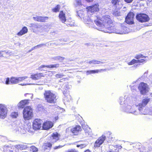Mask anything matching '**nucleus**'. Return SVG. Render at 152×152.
Returning <instances> with one entry per match:
<instances>
[{"mask_svg":"<svg viewBox=\"0 0 152 152\" xmlns=\"http://www.w3.org/2000/svg\"><path fill=\"white\" fill-rule=\"evenodd\" d=\"M5 84L6 85H9L10 84V79L9 77H7L6 78V81L5 82Z\"/></svg>","mask_w":152,"mask_h":152,"instance_id":"nucleus-43","label":"nucleus"},{"mask_svg":"<svg viewBox=\"0 0 152 152\" xmlns=\"http://www.w3.org/2000/svg\"><path fill=\"white\" fill-rule=\"evenodd\" d=\"M53 126V123L52 122L48 121L43 124L42 128L44 129L48 130L52 128Z\"/></svg>","mask_w":152,"mask_h":152,"instance_id":"nucleus-17","label":"nucleus"},{"mask_svg":"<svg viewBox=\"0 0 152 152\" xmlns=\"http://www.w3.org/2000/svg\"><path fill=\"white\" fill-rule=\"evenodd\" d=\"M113 15L115 16H120L121 13L118 10H115L113 12Z\"/></svg>","mask_w":152,"mask_h":152,"instance_id":"nucleus-38","label":"nucleus"},{"mask_svg":"<svg viewBox=\"0 0 152 152\" xmlns=\"http://www.w3.org/2000/svg\"><path fill=\"white\" fill-rule=\"evenodd\" d=\"M88 63L89 64H103V62L102 61L94 60L89 61Z\"/></svg>","mask_w":152,"mask_h":152,"instance_id":"nucleus-31","label":"nucleus"},{"mask_svg":"<svg viewBox=\"0 0 152 152\" xmlns=\"http://www.w3.org/2000/svg\"><path fill=\"white\" fill-rule=\"evenodd\" d=\"M60 8V6L59 5H57L55 8L52 9L53 12H57L59 11Z\"/></svg>","mask_w":152,"mask_h":152,"instance_id":"nucleus-35","label":"nucleus"},{"mask_svg":"<svg viewBox=\"0 0 152 152\" xmlns=\"http://www.w3.org/2000/svg\"><path fill=\"white\" fill-rule=\"evenodd\" d=\"M87 14L90 15H92L95 12L99 11V5L96 3L91 6L88 7L86 8Z\"/></svg>","mask_w":152,"mask_h":152,"instance_id":"nucleus-7","label":"nucleus"},{"mask_svg":"<svg viewBox=\"0 0 152 152\" xmlns=\"http://www.w3.org/2000/svg\"><path fill=\"white\" fill-rule=\"evenodd\" d=\"M29 95H30L31 96V98H32V97L33 96V94H29Z\"/></svg>","mask_w":152,"mask_h":152,"instance_id":"nucleus-60","label":"nucleus"},{"mask_svg":"<svg viewBox=\"0 0 152 152\" xmlns=\"http://www.w3.org/2000/svg\"><path fill=\"white\" fill-rule=\"evenodd\" d=\"M134 99H135V98H132V100H134L135 101H136L134 100Z\"/></svg>","mask_w":152,"mask_h":152,"instance_id":"nucleus-59","label":"nucleus"},{"mask_svg":"<svg viewBox=\"0 0 152 152\" xmlns=\"http://www.w3.org/2000/svg\"><path fill=\"white\" fill-rule=\"evenodd\" d=\"M133 0H124V1L127 3H131Z\"/></svg>","mask_w":152,"mask_h":152,"instance_id":"nucleus-48","label":"nucleus"},{"mask_svg":"<svg viewBox=\"0 0 152 152\" xmlns=\"http://www.w3.org/2000/svg\"><path fill=\"white\" fill-rule=\"evenodd\" d=\"M28 29L26 26H24L22 29L17 34V35L19 36H21L27 33Z\"/></svg>","mask_w":152,"mask_h":152,"instance_id":"nucleus-23","label":"nucleus"},{"mask_svg":"<svg viewBox=\"0 0 152 152\" xmlns=\"http://www.w3.org/2000/svg\"><path fill=\"white\" fill-rule=\"evenodd\" d=\"M66 79V78L60 80V81L62 82L63 80H64Z\"/></svg>","mask_w":152,"mask_h":152,"instance_id":"nucleus-55","label":"nucleus"},{"mask_svg":"<svg viewBox=\"0 0 152 152\" xmlns=\"http://www.w3.org/2000/svg\"><path fill=\"white\" fill-rule=\"evenodd\" d=\"M87 2H89L93 1L94 0H85Z\"/></svg>","mask_w":152,"mask_h":152,"instance_id":"nucleus-54","label":"nucleus"},{"mask_svg":"<svg viewBox=\"0 0 152 152\" xmlns=\"http://www.w3.org/2000/svg\"><path fill=\"white\" fill-rule=\"evenodd\" d=\"M29 100L25 99L21 101L18 104V107L20 108H23L25 105L27 104L28 103Z\"/></svg>","mask_w":152,"mask_h":152,"instance_id":"nucleus-25","label":"nucleus"},{"mask_svg":"<svg viewBox=\"0 0 152 152\" xmlns=\"http://www.w3.org/2000/svg\"><path fill=\"white\" fill-rule=\"evenodd\" d=\"M20 85H21V86H24V85H26V84L21 83V84H20Z\"/></svg>","mask_w":152,"mask_h":152,"instance_id":"nucleus-57","label":"nucleus"},{"mask_svg":"<svg viewBox=\"0 0 152 152\" xmlns=\"http://www.w3.org/2000/svg\"><path fill=\"white\" fill-rule=\"evenodd\" d=\"M51 146L52 145L50 143H46L44 144L42 146V148L44 151H45L46 150H49Z\"/></svg>","mask_w":152,"mask_h":152,"instance_id":"nucleus-28","label":"nucleus"},{"mask_svg":"<svg viewBox=\"0 0 152 152\" xmlns=\"http://www.w3.org/2000/svg\"><path fill=\"white\" fill-rule=\"evenodd\" d=\"M4 57V56H3V55H0V58H2V57Z\"/></svg>","mask_w":152,"mask_h":152,"instance_id":"nucleus-58","label":"nucleus"},{"mask_svg":"<svg viewBox=\"0 0 152 152\" xmlns=\"http://www.w3.org/2000/svg\"><path fill=\"white\" fill-rule=\"evenodd\" d=\"M61 57L59 56H56L54 57V58L55 60H59L61 58Z\"/></svg>","mask_w":152,"mask_h":152,"instance_id":"nucleus-46","label":"nucleus"},{"mask_svg":"<svg viewBox=\"0 0 152 152\" xmlns=\"http://www.w3.org/2000/svg\"><path fill=\"white\" fill-rule=\"evenodd\" d=\"M59 67V64H52L46 66L42 65L39 67V69L41 70V71H42L44 70L42 69L45 67H47L49 68H57Z\"/></svg>","mask_w":152,"mask_h":152,"instance_id":"nucleus-21","label":"nucleus"},{"mask_svg":"<svg viewBox=\"0 0 152 152\" xmlns=\"http://www.w3.org/2000/svg\"><path fill=\"white\" fill-rule=\"evenodd\" d=\"M45 45H46V44H40V45H37L36 46H35V47H36V49H37V48H40L41 47H42L43 46Z\"/></svg>","mask_w":152,"mask_h":152,"instance_id":"nucleus-45","label":"nucleus"},{"mask_svg":"<svg viewBox=\"0 0 152 152\" xmlns=\"http://www.w3.org/2000/svg\"><path fill=\"white\" fill-rule=\"evenodd\" d=\"M28 94H25V96H26V95H28Z\"/></svg>","mask_w":152,"mask_h":152,"instance_id":"nucleus-61","label":"nucleus"},{"mask_svg":"<svg viewBox=\"0 0 152 152\" xmlns=\"http://www.w3.org/2000/svg\"><path fill=\"white\" fill-rule=\"evenodd\" d=\"M44 95L45 100L49 103H54L57 99L56 95L50 91H45Z\"/></svg>","mask_w":152,"mask_h":152,"instance_id":"nucleus-3","label":"nucleus"},{"mask_svg":"<svg viewBox=\"0 0 152 152\" xmlns=\"http://www.w3.org/2000/svg\"><path fill=\"white\" fill-rule=\"evenodd\" d=\"M112 2L117 9H120L122 7L121 0H112Z\"/></svg>","mask_w":152,"mask_h":152,"instance_id":"nucleus-16","label":"nucleus"},{"mask_svg":"<svg viewBox=\"0 0 152 152\" xmlns=\"http://www.w3.org/2000/svg\"><path fill=\"white\" fill-rule=\"evenodd\" d=\"M2 52H5V53L7 54V55L9 56H12L13 55V53H12V52H9L8 51L6 52V51L5 50H1L0 51V55H2L3 54L2 53Z\"/></svg>","mask_w":152,"mask_h":152,"instance_id":"nucleus-36","label":"nucleus"},{"mask_svg":"<svg viewBox=\"0 0 152 152\" xmlns=\"http://www.w3.org/2000/svg\"><path fill=\"white\" fill-rule=\"evenodd\" d=\"M38 149L34 146H32L30 147V150L33 152H36L38 151Z\"/></svg>","mask_w":152,"mask_h":152,"instance_id":"nucleus-37","label":"nucleus"},{"mask_svg":"<svg viewBox=\"0 0 152 152\" xmlns=\"http://www.w3.org/2000/svg\"><path fill=\"white\" fill-rule=\"evenodd\" d=\"M21 125V124H19L18 125L15 123L13 122L12 125V129L14 130H15L16 132L18 131L20 132L21 133H23L24 130L20 127V126Z\"/></svg>","mask_w":152,"mask_h":152,"instance_id":"nucleus-14","label":"nucleus"},{"mask_svg":"<svg viewBox=\"0 0 152 152\" xmlns=\"http://www.w3.org/2000/svg\"><path fill=\"white\" fill-rule=\"evenodd\" d=\"M59 17L60 20L63 23H64L66 21V19L65 17V14L63 11L60 12Z\"/></svg>","mask_w":152,"mask_h":152,"instance_id":"nucleus-22","label":"nucleus"},{"mask_svg":"<svg viewBox=\"0 0 152 152\" xmlns=\"http://www.w3.org/2000/svg\"><path fill=\"white\" fill-rule=\"evenodd\" d=\"M81 127L80 126H77L71 129V132L75 135H77L78 132L81 130Z\"/></svg>","mask_w":152,"mask_h":152,"instance_id":"nucleus-24","label":"nucleus"},{"mask_svg":"<svg viewBox=\"0 0 152 152\" xmlns=\"http://www.w3.org/2000/svg\"><path fill=\"white\" fill-rule=\"evenodd\" d=\"M105 139V136L104 135H102L101 137L99 138L95 142L94 147L95 148L99 147L103 143Z\"/></svg>","mask_w":152,"mask_h":152,"instance_id":"nucleus-13","label":"nucleus"},{"mask_svg":"<svg viewBox=\"0 0 152 152\" xmlns=\"http://www.w3.org/2000/svg\"><path fill=\"white\" fill-rule=\"evenodd\" d=\"M135 58L137 60L133 59L131 61L128 62V64L129 65H131L136 63L146 62L149 59L148 56H144L141 54L137 55Z\"/></svg>","mask_w":152,"mask_h":152,"instance_id":"nucleus-4","label":"nucleus"},{"mask_svg":"<svg viewBox=\"0 0 152 152\" xmlns=\"http://www.w3.org/2000/svg\"><path fill=\"white\" fill-rule=\"evenodd\" d=\"M137 19L141 22L148 21L149 18L148 15L145 14H138L136 16Z\"/></svg>","mask_w":152,"mask_h":152,"instance_id":"nucleus-9","label":"nucleus"},{"mask_svg":"<svg viewBox=\"0 0 152 152\" xmlns=\"http://www.w3.org/2000/svg\"><path fill=\"white\" fill-rule=\"evenodd\" d=\"M75 6L76 7H78L82 5L80 0H75L74 3Z\"/></svg>","mask_w":152,"mask_h":152,"instance_id":"nucleus-34","label":"nucleus"},{"mask_svg":"<svg viewBox=\"0 0 152 152\" xmlns=\"http://www.w3.org/2000/svg\"><path fill=\"white\" fill-rule=\"evenodd\" d=\"M148 0L149 1H151V0Z\"/></svg>","mask_w":152,"mask_h":152,"instance_id":"nucleus-64","label":"nucleus"},{"mask_svg":"<svg viewBox=\"0 0 152 152\" xmlns=\"http://www.w3.org/2000/svg\"><path fill=\"white\" fill-rule=\"evenodd\" d=\"M17 145L18 146L19 149L20 150L25 149L28 147L27 145L26 144H21Z\"/></svg>","mask_w":152,"mask_h":152,"instance_id":"nucleus-30","label":"nucleus"},{"mask_svg":"<svg viewBox=\"0 0 152 152\" xmlns=\"http://www.w3.org/2000/svg\"><path fill=\"white\" fill-rule=\"evenodd\" d=\"M11 83L12 84H17L18 83L17 77H12L10 78Z\"/></svg>","mask_w":152,"mask_h":152,"instance_id":"nucleus-32","label":"nucleus"},{"mask_svg":"<svg viewBox=\"0 0 152 152\" xmlns=\"http://www.w3.org/2000/svg\"><path fill=\"white\" fill-rule=\"evenodd\" d=\"M132 98L127 95H125L124 97L120 98V104L122 105L123 110L128 113H131L135 115L138 114V113L134 109L135 105L133 104Z\"/></svg>","mask_w":152,"mask_h":152,"instance_id":"nucleus-2","label":"nucleus"},{"mask_svg":"<svg viewBox=\"0 0 152 152\" xmlns=\"http://www.w3.org/2000/svg\"><path fill=\"white\" fill-rule=\"evenodd\" d=\"M69 86V88H71V86Z\"/></svg>","mask_w":152,"mask_h":152,"instance_id":"nucleus-62","label":"nucleus"},{"mask_svg":"<svg viewBox=\"0 0 152 152\" xmlns=\"http://www.w3.org/2000/svg\"><path fill=\"white\" fill-rule=\"evenodd\" d=\"M85 152H91L89 150H86Z\"/></svg>","mask_w":152,"mask_h":152,"instance_id":"nucleus-56","label":"nucleus"},{"mask_svg":"<svg viewBox=\"0 0 152 152\" xmlns=\"http://www.w3.org/2000/svg\"><path fill=\"white\" fill-rule=\"evenodd\" d=\"M147 151H148L144 146H142L141 148L140 149V151L141 152H146Z\"/></svg>","mask_w":152,"mask_h":152,"instance_id":"nucleus-41","label":"nucleus"},{"mask_svg":"<svg viewBox=\"0 0 152 152\" xmlns=\"http://www.w3.org/2000/svg\"><path fill=\"white\" fill-rule=\"evenodd\" d=\"M116 150H117L116 149H115L114 151L112 149H110V150L108 151V152H117Z\"/></svg>","mask_w":152,"mask_h":152,"instance_id":"nucleus-51","label":"nucleus"},{"mask_svg":"<svg viewBox=\"0 0 152 152\" xmlns=\"http://www.w3.org/2000/svg\"><path fill=\"white\" fill-rule=\"evenodd\" d=\"M34 19L36 21L41 22H45L48 20V18L47 17H43L40 16H37L33 17Z\"/></svg>","mask_w":152,"mask_h":152,"instance_id":"nucleus-19","label":"nucleus"},{"mask_svg":"<svg viewBox=\"0 0 152 152\" xmlns=\"http://www.w3.org/2000/svg\"><path fill=\"white\" fill-rule=\"evenodd\" d=\"M86 145L85 144H81L80 145H77V147H80V149H82L86 147Z\"/></svg>","mask_w":152,"mask_h":152,"instance_id":"nucleus-42","label":"nucleus"},{"mask_svg":"<svg viewBox=\"0 0 152 152\" xmlns=\"http://www.w3.org/2000/svg\"><path fill=\"white\" fill-rule=\"evenodd\" d=\"M138 88L142 94H145L148 91L147 84L144 83H141L139 84Z\"/></svg>","mask_w":152,"mask_h":152,"instance_id":"nucleus-10","label":"nucleus"},{"mask_svg":"<svg viewBox=\"0 0 152 152\" xmlns=\"http://www.w3.org/2000/svg\"><path fill=\"white\" fill-rule=\"evenodd\" d=\"M139 66V64H135L132 67H134L135 68H136L138 66Z\"/></svg>","mask_w":152,"mask_h":152,"instance_id":"nucleus-52","label":"nucleus"},{"mask_svg":"<svg viewBox=\"0 0 152 152\" xmlns=\"http://www.w3.org/2000/svg\"><path fill=\"white\" fill-rule=\"evenodd\" d=\"M97 27V30L105 33H112L119 34H125L128 33V28L125 27H121L118 29L112 27L113 21L109 15L103 17L101 19H98L94 20Z\"/></svg>","mask_w":152,"mask_h":152,"instance_id":"nucleus-1","label":"nucleus"},{"mask_svg":"<svg viewBox=\"0 0 152 152\" xmlns=\"http://www.w3.org/2000/svg\"><path fill=\"white\" fill-rule=\"evenodd\" d=\"M42 121L40 119H36L33 122V128L35 129H38L41 127Z\"/></svg>","mask_w":152,"mask_h":152,"instance_id":"nucleus-12","label":"nucleus"},{"mask_svg":"<svg viewBox=\"0 0 152 152\" xmlns=\"http://www.w3.org/2000/svg\"><path fill=\"white\" fill-rule=\"evenodd\" d=\"M10 148L8 146L5 147L4 149V150L5 149L7 150L8 151V152H19V149L18 148V145H16L12 146V150H11L10 149Z\"/></svg>","mask_w":152,"mask_h":152,"instance_id":"nucleus-20","label":"nucleus"},{"mask_svg":"<svg viewBox=\"0 0 152 152\" xmlns=\"http://www.w3.org/2000/svg\"><path fill=\"white\" fill-rule=\"evenodd\" d=\"M66 152H77V151L75 150L71 149L70 150Z\"/></svg>","mask_w":152,"mask_h":152,"instance_id":"nucleus-49","label":"nucleus"},{"mask_svg":"<svg viewBox=\"0 0 152 152\" xmlns=\"http://www.w3.org/2000/svg\"><path fill=\"white\" fill-rule=\"evenodd\" d=\"M7 113V106L4 104H0V118L4 119L6 117Z\"/></svg>","mask_w":152,"mask_h":152,"instance_id":"nucleus-8","label":"nucleus"},{"mask_svg":"<svg viewBox=\"0 0 152 152\" xmlns=\"http://www.w3.org/2000/svg\"><path fill=\"white\" fill-rule=\"evenodd\" d=\"M147 74V72H145V73H144V74L145 75V74Z\"/></svg>","mask_w":152,"mask_h":152,"instance_id":"nucleus-63","label":"nucleus"},{"mask_svg":"<svg viewBox=\"0 0 152 152\" xmlns=\"http://www.w3.org/2000/svg\"><path fill=\"white\" fill-rule=\"evenodd\" d=\"M64 145H59L58 146H56L54 147V149H58V148H60L62 147H63V146H64Z\"/></svg>","mask_w":152,"mask_h":152,"instance_id":"nucleus-47","label":"nucleus"},{"mask_svg":"<svg viewBox=\"0 0 152 152\" xmlns=\"http://www.w3.org/2000/svg\"><path fill=\"white\" fill-rule=\"evenodd\" d=\"M58 135L59 134L57 132H55L53 134L51 137L52 142H55L58 140Z\"/></svg>","mask_w":152,"mask_h":152,"instance_id":"nucleus-26","label":"nucleus"},{"mask_svg":"<svg viewBox=\"0 0 152 152\" xmlns=\"http://www.w3.org/2000/svg\"><path fill=\"white\" fill-rule=\"evenodd\" d=\"M64 75L61 74H57L56 75V77L58 78H61Z\"/></svg>","mask_w":152,"mask_h":152,"instance_id":"nucleus-44","label":"nucleus"},{"mask_svg":"<svg viewBox=\"0 0 152 152\" xmlns=\"http://www.w3.org/2000/svg\"><path fill=\"white\" fill-rule=\"evenodd\" d=\"M102 69H96L94 70H88L86 72L87 75H88L89 74L98 73L99 72H102V71L104 70Z\"/></svg>","mask_w":152,"mask_h":152,"instance_id":"nucleus-27","label":"nucleus"},{"mask_svg":"<svg viewBox=\"0 0 152 152\" xmlns=\"http://www.w3.org/2000/svg\"><path fill=\"white\" fill-rule=\"evenodd\" d=\"M36 49V47H35V46H34V47H32V48H31V49L30 50H29L28 52H30L31 51H32V50H34V49Z\"/></svg>","mask_w":152,"mask_h":152,"instance_id":"nucleus-50","label":"nucleus"},{"mask_svg":"<svg viewBox=\"0 0 152 152\" xmlns=\"http://www.w3.org/2000/svg\"><path fill=\"white\" fill-rule=\"evenodd\" d=\"M134 13L132 12H130L127 15L126 18V22L129 24H132L134 23Z\"/></svg>","mask_w":152,"mask_h":152,"instance_id":"nucleus-11","label":"nucleus"},{"mask_svg":"<svg viewBox=\"0 0 152 152\" xmlns=\"http://www.w3.org/2000/svg\"><path fill=\"white\" fill-rule=\"evenodd\" d=\"M28 78L27 77V76H25V77H17L18 81V83L20 81H21L22 80H23L27 79Z\"/></svg>","mask_w":152,"mask_h":152,"instance_id":"nucleus-39","label":"nucleus"},{"mask_svg":"<svg viewBox=\"0 0 152 152\" xmlns=\"http://www.w3.org/2000/svg\"><path fill=\"white\" fill-rule=\"evenodd\" d=\"M18 115L17 112H12L11 114V116L13 118H17Z\"/></svg>","mask_w":152,"mask_h":152,"instance_id":"nucleus-40","label":"nucleus"},{"mask_svg":"<svg viewBox=\"0 0 152 152\" xmlns=\"http://www.w3.org/2000/svg\"><path fill=\"white\" fill-rule=\"evenodd\" d=\"M113 147H114L113 149H116L117 150H116V151L118 152L119 151V149H121L122 148V147L121 145H116L114 146L111 145L109 147L110 148H112L113 149Z\"/></svg>","mask_w":152,"mask_h":152,"instance_id":"nucleus-33","label":"nucleus"},{"mask_svg":"<svg viewBox=\"0 0 152 152\" xmlns=\"http://www.w3.org/2000/svg\"><path fill=\"white\" fill-rule=\"evenodd\" d=\"M23 117L25 120H28L31 118L33 116V110L29 106L26 107L23 110Z\"/></svg>","mask_w":152,"mask_h":152,"instance_id":"nucleus-5","label":"nucleus"},{"mask_svg":"<svg viewBox=\"0 0 152 152\" xmlns=\"http://www.w3.org/2000/svg\"><path fill=\"white\" fill-rule=\"evenodd\" d=\"M148 150L149 151H152V148L151 147H149L148 148Z\"/></svg>","mask_w":152,"mask_h":152,"instance_id":"nucleus-53","label":"nucleus"},{"mask_svg":"<svg viewBox=\"0 0 152 152\" xmlns=\"http://www.w3.org/2000/svg\"><path fill=\"white\" fill-rule=\"evenodd\" d=\"M30 27L33 28H36L37 30H39L40 28H42V26L41 25L38 24L32 23L30 24Z\"/></svg>","mask_w":152,"mask_h":152,"instance_id":"nucleus-29","label":"nucleus"},{"mask_svg":"<svg viewBox=\"0 0 152 152\" xmlns=\"http://www.w3.org/2000/svg\"><path fill=\"white\" fill-rule=\"evenodd\" d=\"M150 101V99L147 98H145L142 100L141 103H140L139 104L136 103L135 104V106L138 108V110L140 112V114L144 115L146 114L145 113L142 112V109L143 107H144L146 106Z\"/></svg>","mask_w":152,"mask_h":152,"instance_id":"nucleus-6","label":"nucleus"},{"mask_svg":"<svg viewBox=\"0 0 152 152\" xmlns=\"http://www.w3.org/2000/svg\"><path fill=\"white\" fill-rule=\"evenodd\" d=\"M45 75L42 73H39L31 75L30 77L33 80H36L40 79L42 77H44Z\"/></svg>","mask_w":152,"mask_h":152,"instance_id":"nucleus-18","label":"nucleus"},{"mask_svg":"<svg viewBox=\"0 0 152 152\" xmlns=\"http://www.w3.org/2000/svg\"><path fill=\"white\" fill-rule=\"evenodd\" d=\"M77 15L81 18H83L85 22L86 23L89 22L90 18L86 16V17H84V15H87L85 13V12L83 11H79L77 12Z\"/></svg>","mask_w":152,"mask_h":152,"instance_id":"nucleus-15","label":"nucleus"}]
</instances>
